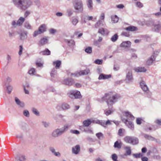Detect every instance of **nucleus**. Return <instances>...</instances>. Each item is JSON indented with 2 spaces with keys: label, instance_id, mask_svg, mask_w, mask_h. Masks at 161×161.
<instances>
[{
  "label": "nucleus",
  "instance_id": "obj_20",
  "mask_svg": "<svg viewBox=\"0 0 161 161\" xmlns=\"http://www.w3.org/2000/svg\"><path fill=\"white\" fill-rule=\"evenodd\" d=\"M124 149L126 150V152L124 155L125 156L130 155L131 153V147L126 146L124 147Z\"/></svg>",
  "mask_w": 161,
  "mask_h": 161
},
{
  "label": "nucleus",
  "instance_id": "obj_4",
  "mask_svg": "<svg viewBox=\"0 0 161 161\" xmlns=\"http://www.w3.org/2000/svg\"><path fill=\"white\" fill-rule=\"evenodd\" d=\"M68 96L72 99H80L82 97L80 92L78 90H72L68 93Z\"/></svg>",
  "mask_w": 161,
  "mask_h": 161
},
{
  "label": "nucleus",
  "instance_id": "obj_21",
  "mask_svg": "<svg viewBox=\"0 0 161 161\" xmlns=\"http://www.w3.org/2000/svg\"><path fill=\"white\" fill-rule=\"evenodd\" d=\"M64 42L70 47L74 46L75 45V42L74 40H73L65 39L64 40Z\"/></svg>",
  "mask_w": 161,
  "mask_h": 161
},
{
  "label": "nucleus",
  "instance_id": "obj_50",
  "mask_svg": "<svg viewBox=\"0 0 161 161\" xmlns=\"http://www.w3.org/2000/svg\"><path fill=\"white\" fill-rule=\"evenodd\" d=\"M67 12L68 13V16L69 17L71 16L73 14V11L71 8L68 9Z\"/></svg>",
  "mask_w": 161,
  "mask_h": 161
},
{
  "label": "nucleus",
  "instance_id": "obj_25",
  "mask_svg": "<svg viewBox=\"0 0 161 161\" xmlns=\"http://www.w3.org/2000/svg\"><path fill=\"white\" fill-rule=\"evenodd\" d=\"M125 116L127 117L128 119L132 120L134 119V117L130 112H125Z\"/></svg>",
  "mask_w": 161,
  "mask_h": 161
},
{
  "label": "nucleus",
  "instance_id": "obj_37",
  "mask_svg": "<svg viewBox=\"0 0 161 161\" xmlns=\"http://www.w3.org/2000/svg\"><path fill=\"white\" fill-rule=\"evenodd\" d=\"M27 33L26 31L21 33L20 34V37L21 40H23L27 37Z\"/></svg>",
  "mask_w": 161,
  "mask_h": 161
},
{
  "label": "nucleus",
  "instance_id": "obj_61",
  "mask_svg": "<svg viewBox=\"0 0 161 161\" xmlns=\"http://www.w3.org/2000/svg\"><path fill=\"white\" fill-rule=\"evenodd\" d=\"M142 119L140 118H137L136 119V123L138 125H140L142 123Z\"/></svg>",
  "mask_w": 161,
  "mask_h": 161
},
{
  "label": "nucleus",
  "instance_id": "obj_31",
  "mask_svg": "<svg viewBox=\"0 0 161 161\" xmlns=\"http://www.w3.org/2000/svg\"><path fill=\"white\" fill-rule=\"evenodd\" d=\"M90 70L89 69H86L84 70H81L79 71L80 76L81 75H87L90 72Z\"/></svg>",
  "mask_w": 161,
  "mask_h": 161
},
{
  "label": "nucleus",
  "instance_id": "obj_2",
  "mask_svg": "<svg viewBox=\"0 0 161 161\" xmlns=\"http://www.w3.org/2000/svg\"><path fill=\"white\" fill-rule=\"evenodd\" d=\"M14 5L19 9L25 10L32 4L31 0H13Z\"/></svg>",
  "mask_w": 161,
  "mask_h": 161
},
{
  "label": "nucleus",
  "instance_id": "obj_18",
  "mask_svg": "<svg viewBox=\"0 0 161 161\" xmlns=\"http://www.w3.org/2000/svg\"><path fill=\"white\" fill-rule=\"evenodd\" d=\"M140 86L142 90L144 92H147L148 90V89L145 82L144 81H142L140 82Z\"/></svg>",
  "mask_w": 161,
  "mask_h": 161
},
{
  "label": "nucleus",
  "instance_id": "obj_14",
  "mask_svg": "<svg viewBox=\"0 0 161 161\" xmlns=\"http://www.w3.org/2000/svg\"><path fill=\"white\" fill-rule=\"evenodd\" d=\"M131 43L129 41L123 42L120 45V47H130Z\"/></svg>",
  "mask_w": 161,
  "mask_h": 161
},
{
  "label": "nucleus",
  "instance_id": "obj_9",
  "mask_svg": "<svg viewBox=\"0 0 161 161\" xmlns=\"http://www.w3.org/2000/svg\"><path fill=\"white\" fill-rule=\"evenodd\" d=\"M69 127V126L65 125L60 128L58 129L60 135H61L67 131L68 130Z\"/></svg>",
  "mask_w": 161,
  "mask_h": 161
},
{
  "label": "nucleus",
  "instance_id": "obj_29",
  "mask_svg": "<svg viewBox=\"0 0 161 161\" xmlns=\"http://www.w3.org/2000/svg\"><path fill=\"white\" fill-rule=\"evenodd\" d=\"M146 24L148 26H154L155 25L154 21L152 19H150L146 22Z\"/></svg>",
  "mask_w": 161,
  "mask_h": 161
},
{
  "label": "nucleus",
  "instance_id": "obj_46",
  "mask_svg": "<svg viewBox=\"0 0 161 161\" xmlns=\"http://www.w3.org/2000/svg\"><path fill=\"white\" fill-rule=\"evenodd\" d=\"M96 136L99 139H102L104 138L103 134L101 132H99L96 134Z\"/></svg>",
  "mask_w": 161,
  "mask_h": 161
},
{
  "label": "nucleus",
  "instance_id": "obj_44",
  "mask_svg": "<svg viewBox=\"0 0 161 161\" xmlns=\"http://www.w3.org/2000/svg\"><path fill=\"white\" fill-rule=\"evenodd\" d=\"M71 22L73 25H75L78 23V20L76 18L73 17Z\"/></svg>",
  "mask_w": 161,
  "mask_h": 161
},
{
  "label": "nucleus",
  "instance_id": "obj_10",
  "mask_svg": "<svg viewBox=\"0 0 161 161\" xmlns=\"http://www.w3.org/2000/svg\"><path fill=\"white\" fill-rule=\"evenodd\" d=\"M135 72H145L147 71L146 68L144 67H135L134 69Z\"/></svg>",
  "mask_w": 161,
  "mask_h": 161
},
{
  "label": "nucleus",
  "instance_id": "obj_3",
  "mask_svg": "<svg viewBox=\"0 0 161 161\" xmlns=\"http://www.w3.org/2000/svg\"><path fill=\"white\" fill-rule=\"evenodd\" d=\"M73 6L75 12L77 13H81L83 10V4L81 0H76L73 3Z\"/></svg>",
  "mask_w": 161,
  "mask_h": 161
},
{
  "label": "nucleus",
  "instance_id": "obj_62",
  "mask_svg": "<svg viewBox=\"0 0 161 161\" xmlns=\"http://www.w3.org/2000/svg\"><path fill=\"white\" fill-rule=\"evenodd\" d=\"M31 13V12L28 10L26 11L24 14L25 18H26Z\"/></svg>",
  "mask_w": 161,
  "mask_h": 161
},
{
  "label": "nucleus",
  "instance_id": "obj_30",
  "mask_svg": "<svg viewBox=\"0 0 161 161\" xmlns=\"http://www.w3.org/2000/svg\"><path fill=\"white\" fill-rule=\"evenodd\" d=\"M114 110L113 109L112 107L109 109H106L104 111V114L107 116L111 114L113 112Z\"/></svg>",
  "mask_w": 161,
  "mask_h": 161
},
{
  "label": "nucleus",
  "instance_id": "obj_22",
  "mask_svg": "<svg viewBox=\"0 0 161 161\" xmlns=\"http://www.w3.org/2000/svg\"><path fill=\"white\" fill-rule=\"evenodd\" d=\"M38 30L42 33H43L46 31V26L45 24H42L40 25Z\"/></svg>",
  "mask_w": 161,
  "mask_h": 161
},
{
  "label": "nucleus",
  "instance_id": "obj_34",
  "mask_svg": "<svg viewBox=\"0 0 161 161\" xmlns=\"http://www.w3.org/2000/svg\"><path fill=\"white\" fill-rule=\"evenodd\" d=\"M111 18L113 23H116L118 22L119 20V18L116 15L111 16Z\"/></svg>",
  "mask_w": 161,
  "mask_h": 161
},
{
  "label": "nucleus",
  "instance_id": "obj_5",
  "mask_svg": "<svg viewBox=\"0 0 161 161\" xmlns=\"http://www.w3.org/2000/svg\"><path fill=\"white\" fill-rule=\"evenodd\" d=\"M126 80L128 83L132 82L133 80L132 72L130 70L128 69L125 79Z\"/></svg>",
  "mask_w": 161,
  "mask_h": 161
},
{
  "label": "nucleus",
  "instance_id": "obj_42",
  "mask_svg": "<svg viewBox=\"0 0 161 161\" xmlns=\"http://www.w3.org/2000/svg\"><path fill=\"white\" fill-rule=\"evenodd\" d=\"M25 158L24 156H21L19 157H18L16 158L15 161H25Z\"/></svg>",
  "mask_w": 161,
  "mask_h": 161
},
{
  "label": "nucleus",
  "instance_id": "obj_24",
  "mask_svg": "<svg viewBox=\"0 0 161 161\" xmlns=\"http://www.w3.org/2000/svg\"><path fill=\"white\" fill-rule=\"evenodd\" d=\"M61 135L58 129L54 130L52 134V136L54 137H57Z\"/></svg>",
  "mask_w": 161,
  "mask_h": 161
},
{
  "label": "nucleus",
  "instance_id": "obj_15",
  "mask_svg": "<svg viewBox=\"0 0 161 161\" xmlns=\"http://www.w3.org/2000/svg\"><path fill=\"white\" fill-rule=\"evenodd\" d=\"M48 42V40L47 37H45L41 39L39 41V44L41 46H43L47 43Z\"/></svg>",
  "mask_w": 161,
  "mask_h": 161
},
{
  "label": "nucleus",
  "instance_id": "obj_60",
  "mask_svg": "<svg viewBox=\"0 0 161 161\" xmlns=\"http://www.w3.org/2000/svg\"><path fill=\"white\" fill-rule=\"evenodd\" d=\"M35 72V70L34 68H32L29 71V73L30 75H34Z\"/></svg>",
  "mask_w": 161,
  "mask_h": 161
},
{
  "label": "nucleus",
  "instance_id": "obj_35",
  "mask_svg": "<svg viewBox=\"0 0 161 161\" xmlns=\"http://www.w3.org/2000/svg\"><path fill=\"white\" fill-rule=\"evenodd\" d=\"M40 53L43 55H50V51L47 48H46L45 50L41 52Z\"/></svg>",
  "mask_w": 161,
  "mask_h": 161
},
{
  "label": "nucleus",
  "instance_id": "obj_52",
  "mask_svg": "<svg viewBox=\"0 0 161 161\" xmlns=\"http://www.w3.org/2000/svg\"><path fill=\"white\" fill-rule=\"evenodd\" d=\"M24 115L27 117H29L30 116V113L28 110H25L23 112Z\"/></svg>",
  "mask_w": 161,
  "mask_h": 161
},
{
  "label": "nucleus",
  "instance_id": "obj_27",
  "mask_svg": "<svg viewBox=\"0 0 161 161\" xmlns=\"http://www.w3.org/2000/svg\"><path fill=\"white\" fill-rule=\"evenodd\" d=\"M125 29L127 31H137V28L135 26H130L126 27Z\"/></svg>",
  "mask_w": 161,
  "mask_h": 161
},
{
  "label": "nucleus",
  "instance_id": "obj_54",
  "mask_svg": "<svg viewBox=\"0 0 161 161\" xmlns=\"http://www.w3.org/2000/svg\"><path fill=\"white\" fill-rule=\"evenodd\" d=\"M117 158L118 157L116 154H114L112 155V158L113 161H118L117 160Z\"/></svg>",
  "mask_w": 161,
  "mask_h": 161
},
{
  "label": "nucleus",
  "instance_id": "obj_17",
  "mask_svg": "<svg viewBox=\"0 0 161 161\" xmlns=\"http://www.w3.org/2000/svg\"><path fill=\"white\" fill-rule=\"evenodd\" d=\"M15 101L16 104L21 108H24L25 106L24 103L20 101V100L17 97L15 98Z\"/></svg>",
  "mask_w": 161,
  "mask_h": 161
},
{
  "label": "nucleus",
  "instance_id": "obj_12",
  "mask_svg": "<svg viewBox=\"0 0 161 161\" xmlns=\"http://www.w3.org/2000/svg\"><path fill=\"white\" fill-rule=\"evenodd\" d=\"M111 77V75H105L103 74H101L100 75L98 79L99 80H105L106 79H108Z\"/></svg>",
  "mask_w": 161,
  "mask_h": 161
},
{
  "label": "nucleus",
  "instance_id": "obj_41",
  "mask_svg": "<svg viewBox=\"0 0 161 161\" xmlns=\"http://www.w3.org/2000/svg\"><path fill=\"white\" fill-rule=\"evenodd\" d=\"M118 38V36L117 34H115L114 36H113L111 38V40L113 42H115Z\"/></svg>",
  "mask_w": 161,
  "mask_h": 161
},
{
  "label": "nucleus",
  "instance_id": "obj_47",
  "mask_svg": "<svg viewBox=\"0 0 161 161\" xmlns=\"http://www.w3.org/2000/svg\"><path fill=\"white\" fill-rule=\"evenodd\" d=\"M57 71L55 69H53L51 73V77H54L56 75Z\"/></svg>",
  "mask_w": 161,
  "mask_h": 161
},
{
  "label": "nucleus",
  "instance_id": "obj_33",
  "mask_svg": "<svg viewBox=\"0 0 161 161\" xmlns=\"http://www.w3.org/2000/svg\"><path fill=\"white\" fill-rule=\"evenodd\" d=\"M61 63V61L60 60H57L53 62V64L54 65H55V67L56 69L59 68Z\"/></svg>",
  "mask_w": 161,
  "mask_h": 161
},
{
  "label": "nucleus",
  "instance_id": "obj_58",
  "mask_svg": "<svg viewBox=\"0 0 161 161\" xmlns=\"http://www.w3.org/2000/svg\"><path fill=\"white\" fill-rule=\"evenodd\" d=\"M70 132L72 134H78L80 133V132L77 130H70Z\"/></svg>",
  "mask_w": 161,
  "mask_h": 161
},
{
  "label": "nucleus",
  "instance_id": "obj_13",
  "mask_svg": "<svg viewBox=\"0 0 161 161\" xmlns=\"http://www.w3.org/2000/svg\"><path fill=\"white\" fill-rule=\"evenodd\" d=\"M153 29L156 32H158L161 29V23L158 21V23L155 24L153 26Z\"/></svg>",
  "mask_w": 161,
  "mask_h": 161
},
{
  "label": "nucleus",
  "instance_id": "obj_64",
  "mask_svg": "<svg viewBox=\"0 0 161 161\" xmlns=\"http://www.w3.org/2000/svg\"><path fill=\"white\" fill-rule=\"evenodd\" d=\"M85 19L90 20L93 19V17L92 16H89L88 15L86 16L85 18Z\"/></svg>",
  "mask_w": 161,
  "mask_h": 161
},
{
  "label": "nucleus",
  "instance_id": "obj_39",
  "mask_svg": "<svg viewBox=\"0 0 161 161\" xmlns=\"http://www.w3.org/2000/svg\"><path fill=\"white\" fill-rule=\"evenodd\" d=\"M68 75L74 77H78L80 76V74L79 71H77L75 73H69Z\"/></svg>",
  "mask_w": 161,
  "mask_h": 161
},
{
  "label": "nucleus",
  "instance_id": "obj_26",
  "mask_svg": "<svg viewBox=\"0 0 161 161\" xmlns=\"http://www.w3.org/2000/svg\"><path fill=\"white\" fill-rule=\"evenodd\" d=\"M122 143L120 141H117L115 142L114 145V147L115 148H117L120 149L122 146Z\"/></svg>",
  "mask_w": 161,
  "mask_h": 161
},
{
  "label": "nucleus",
  "instance_id": "obj_53",
  "mask_svg": "<svg viewBox=\"0 0 161 161\" xmlns=\"http://www.w3.org/2000/svg\"><path fill=\"white\" fill-rule=\"evenodd\" d=\"M103 60L102 59H97L94 62L96 64H102Z\"/></svg>",
  "mask_w": 161,
  "mask_h": 161
},
{
  "label": "nucleus",
  "instance_id": "obj_51",
  "mask_svg": "<svg viewBox=\"0 0 161 161\" xmlns=\"http://www.w3.org/2000/svg\"><path fill=\"white\" fill-rule=\"evenodd\" d=\"M85 51L88 53H91L92 52V47H88L85 49Z\"/></svg>",
  "mask_w": 161,
  "mask_h": 161
},
{
  "label": "nucleus",
  "instance_id": "obj_49",
  "mask_svg": "<svg viewBox=\"0 0 161 161\" xmlns=\"http://www.w3.org/2000/svg\"><path fill=\"white\" fill-rule=\"evenodd\" d=\"M25 27L27 29H31L32 27L30 24L27 22H26L25 24Z\"/></svg>",
  "mask_w": 161,
  "mask_h": 161
},
{
  "label": "nucleus",
  "instance_id": "obj_45",
  "mask_svg": "<svg viewBox=\"0 0 161 161\" xmlns=\"http://www.w3.org/2000/svg\"><path fill=\"white\" fill-rule=\"evenodd\" d=\"M49 33L52 35H55L57 32V30L53 28H51L49 30Z\"/></svg>",
  "mask_w": 161,
  "mask_h": 161
},
{
  "label": "nucleus",
  "instance_id": "obj_43",
  "mask_svg": "<svg viewBox=\"0 0 161 161\" xmlns=\"http://www.w3.org/2000/svg\"><path fill=\"white\" fill-rule=\"evenodd\" d=\"M31 111L32 113L36 115L37 116L39 115V112L38 111V110L36 108H33L31 109Z\"/></svg>",
  "mask_w": 161,
  "mask_h": 161
},
{
  "label": "nucleus",
  "instance_id": "obj_23",
  "mask_svg": "<svg viewBox=\"0 0 161 161\" xmlns=\"http://www.w3.org/2000/svg\"><path fill=\"white\" fill-rule=\"evenodd\" d=\"M6 83V82H5L4 86H6V90L8 91V94H10L11 92L13 90V87L12 86L9 84H8V85L7 86Z\"/></svg>",
  "mask_w": 161,
  "mask_h": 161
},
{
  "label": "nucleus",
  "instance_id": "obj_38",
  "mask_svg": "<svg viewBox=\"0 0 161 161\" xmlns=\"http://www.w3.org/2000/svg\"><path fill=\"white\" fill-rule=\"evenodd\" d=\"M61 107L63 110H68L70 108V106L67 103H64L62 104Z\"/></svg>",
  "mask_w": 161,
  "mask_h": 161
},
{
  "label": "nucleus",
  "instance_id": "obj_8",
  "mask_svg": "<svg viewBox=\"0 0 161 161\" xmlns=\"http://www.w3.org/2000/svg\"><path fill=\"white\" fill-rule=\"evenodd\" d=\"M124 123L127 127L132 130L134 129V125L133 123L130 121H129L127 119H124Z\"/></svg>",
  "mask_w": 161,
  "mask_h": 161
},
{
  "label": "nucleus",
  "instance_id": "obj_6",
  "mask_svg": "<svg viewBox=\"0 0 161 161\" xmlns=\"http://www.w3.org/2000/svg\"><path fill=\"white\" fill-rule=\"evenodd\" d=\"M63 84L68 85L71 86L72 85L75 83L74 80L71 78H68L66 79L62 82Z\"/></svg>",
  "mask_w": 161,
  "mask_h": 161
},
{
  "label": "nucleus",
  "instance_id": "obj_40",
  "mask_svg": "<svg viewBox=\"0 0 161 161\" xmlns=\"http://www.w3.org/2000/svg\"><path fill=\"white\" fill-rule=\"evenodd\" d=\"M132 140V141L131 144L133 145H136L138 144L139 142L138 139L136 137H133Z\"/></svg>",
  "mask_w": 161,
  "mask_h": 161
},
{
  "label": "nucleus",
  "instance_id": "obj_7",
  "mask_svg": "<svg viewBox=\"0 0 161 161\" xmlns=\"http://www.w3.org/2000/svg\"><path fill=\"white\" fill-rule=\"evenodd\" d=\"M80 150V147L79 145H77L73 147L72 148V152L73 154L75 155L78 154Z\"/></svg>",
  "mask_w": 161,
  "mask_h": 161
},
{
  "label": "nucleus",
  "instance_id": "obj_56",
  "mask_svg": "<svg viewBox=\"0 0 161 161\" xmlns=\"http://www.w3.org/2000/svg\"><path fill=\"white\" fill-rule=\"evenodd\" d=\"M102 21L99 20L98 22H97V23L95 25V27L96 28H97L101 26V25L102 24Z\"/></svg>",
  "mask_w": 161,
  "mask_h": 161
},
{
  "label": "nucleus",
  "instance_id": "obj_28",
  "mask_svg": "<svg viewBox=\"0 0 161 161\" xmlns=\"http://www.w3.org/2000/svg\"><path fill=\"white\" fill-rule=\"evenodd\" d=\"M25 20V19L24 18L22 17L19 18L17 21V24L18 25V26H21Z\"/></svg>",
  "mask_w": 161,
  "mask_h": 161
},
{
  "label": "nucleus",
  "instance_id": "obj_19",
  "mask_svg": "<svg viewBox=\"0 0 161 161\" xmlns=\"http://www.w3.org/2000/svg\"><path fill=\"white\" fill-rule=\"evenodd\" d=\"M98 32L102 35L108 34V31L107 29H105L103 28H100L99 29Z\"/></svg>",
  "mask_w": 161,
  "mask_h": 161
},
{
  "label": "nucleus",
  "instance_id": "obj_11",
  "mask_svg": "<svg viewBox=\"0 0 161 161\" xmlns=\"http://www.w3.org/2000/svg\"><path fill=\"white\" fill-rule=\"evenodd\" d=\"M86 2L88 9L90 10H92L93 8L92 0H86Z\"/></svg>",
  "mask_w": 161,
  "mask_h": 161
},
{
  "label": "nucleus",
  "instance_id": "obj_48",
  "mask_svg": "<svg viewBox=\"0 0 161 161\" xmlns=\"http://www.w3.org/2000/svg\"><path fill=\"white\" fill-rule=\"evenodd\" d=\"M133 156L136 158H142L143 156L142 153H136L133 154Z\"/></svg>",
  "mask_w": 161,
  "mask_h": 161
},
{
  "label": "nucleus",
  "instance_id": "obj_36",
  "mask_svg": "<svg viewBox=\"0 0 161 161\" xmlns=\"http://www.w3.org/2000/svg\"><path fill=\"white\" fill-rule=\"evenodd\" d=\"M91 123L92 121L90 119H88L87 120H85L83 122V124L86 127H87L89 126Z\"/></svg>",
  "mask_w": 161,
  "mask_h": 161
},
{
  "label": "nucleus",
  "instance_id": "obj_55",
  "mask_svg": "<svg viewBox=\"0 0 161 161\" xmlns=\"http://www.w3.org/2000/svg\"><path fill=\"white\" fill-rule=\"evenodd\" d=\"M42 34V33L38 30L35 31L34 32V34H33V37H35L38 35L40 34Z\"/></svg>",
  "mask_w": 161,
  "mask_h": 161
},
{
  "label": "nucleus",
  "instance_id": "obj_63",
  "mask_svg": "<svg viewBox=\"0 0 161 161\" xmlns=\"http://www.w3.org/2000/svg\"><path fill=\"white\" fill-rule=\"evenodd\" d=\"M17 22H16L15 21L13 20L12 21V25L14 27H16L17 26H18V25L17 24Z\"/></svg>",
  "mask_w": 161,
  "mask_h": 161
},
{
  "label": "nucleus",
  "instance_id": "obj_16",
  "mask_svg": "<svg viewBox=\"0 0 161 161\" xmlns=\"http://www.w3.org/2000/svg\"><path fill=\"white\" fill-rule=\"evenodd\" d=\"M156 56L154 55H152L149 59H148L147 62V64L148 65H151L153 61H154L156 58Z\"/></svg>",
  "mask_w": 161,
  "mask_h": 161
},
{
  "label": "nucleus",
  "instance_id": "obj_57",
  "mask_svg": "<svg viewBox=\"0 0 161 161\" xmlns=\"http://www.w3.org/2000/svg\"><path fill=\"white\" fill-rule=\"evenodd\" d=\"M42 123L43 125L45 128L48 127L49 126V123L47 122L46 121H42Z\"/></svg>",
  "mask_w": 161,
  "mask_h": 161
},
{
  "label": "nucleus",
  "instance_id": "obj_59",
  "mask_svg": "<svg viewBox=\"0 0 161 161\" xmlns=\"http://www.w3.org/2000/svg\"><path fill=\"white\" fill-rule=\"evenodd\" d=\"M136 6L137 7L141 8L143 7V4L140 2H137L136 3Z\"/></svg>",
  "mask_w": 161,
  "mask_h": 161
},
{
  "label": "nucleus",
  "instance_id": "obj_32",
  "mask_svg": "<svg viewBox=\"0 0 161 161\" xmlns=\"http://www.w3.org/2000/svg\"><path fill=\"white\" fill-rule=\"evenodd\" d=\"M133 137H131L130 136H126L124 138V140L125 142L131 144V142L132 141V139Z\"/></svg>",
  "mask_w": 161,
  "mask_h": 161
},
{
  "label": "nucleus",
  "instance_id": "obj_1",
  "mask_svg": "<svg viewBox=\"0 0 161 161\" xmlns=\"http://www.w3.org/2000/svg\"><path fill=\"white\" fill-rule=\"evenodd\" d=\"M120 97L119 94L110 92L105 93L102 98V101H105L109 107L110 106H112Z\"/></svg>",
  "mask_w": 161,
  "mask_h": 161
}]
</instances>
